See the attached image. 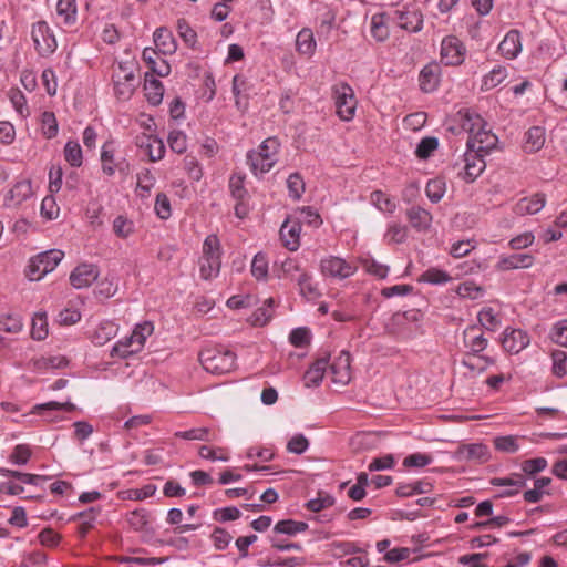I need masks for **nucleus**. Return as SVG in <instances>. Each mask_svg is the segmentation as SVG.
Returning a JSON list of instances; mask_svg holds the SVG:
<instances>
[{"instance_id":"nucleus-38","label":"nucleus","mask_w":567,"mask_h":567,"mask_svg":"<svg viewBox=\"0 0 567 567\" xmlns=\"http://www.w3.org/2000/svg\"><path fill=\"white\" fill-rule=\"evenodd\" d=\"M220 259L219 256H209L202 257L200 265V277L205 280H208L218 275L220 270Z\"/></svg>"},{"instance_id":"nucleus-52","label":"nucleus","mask_w":567,"mask_h":567,"mask_svg":"<svg viewBox=\"0 0 567 567\" xmlns=\"http://www.w3.org/2000/svg\"><path fill=\"white\" fill-rule=\"evenodd\" d=\"M244 181L245 176L240 174H233L229 178V190L236 200H243L247 195Z\"/></svg>"},{"instance_id":"nucleus-51","label":"nucleus","mask_w":567,"mask_h":567,"mask_svg":"<svg viewBox=\"0 0 567 567\" xmlns=\"http://www.w3.org/2000/svg\"><path fill=\"white\" fill-rule=\"evenodd\" d=\"M177 32L183 41L190 48L197 42V33L190 28L185 19L177 20Z\"/></svg>"},{"instance_id":"nucleus-22","label":"nucleus","mask_w":567,"mask_h":567,"mask_svg":"<svg viewBox=\"0 0 567 567\" xmlns=\"http://www.w3.org/2000/svg\"><path fill=\"white\" fill-rule=\"evenodd\" d=\"M534 257L529 254L519 252L508 257H503L497 264L499 270H511L519 268H528L533 265Z\"/></svg>"},{"instance_id":"nucleus-48","label":"nucleus","mask_w":567,"mask_h":567,"mask_svg":"<svg viewBox=\"0 0 567 567\" xmlns=\"http://www.w3.org/2000/svg\"><path fill=\"white\" fill-rule=\"evenodd\" d=\"M452 278L451 276L441 269L437 268H430L426 271H424L420 278L421 281H425L433 285H441L450 281Z\"/></svg>"},{"instance_id":"nucleus-34","label":"nucleus","mask_w":567,"mask_h":567,"mask_svg":"<svg viewBox=\"0 0 567 567\" xmlns=\"http://www.w3.org/2000/svg\"><path fill=\"white\" fill-rule=\"evenodd\" d=\"M493 363L494 361L491 358L477 354H466L462 360V365L468 369L472 373H482Z\"/></svg>"},{"instance_id":"nucleus-29","label":"nucleus","mask_w":567,"mask_h":567,"mask_svg":"<svg viewBox=\"0 0 567 567\" xmlns=\"http://www.w3.org/2000/svg\"><path fill=\"white\" fill-rule=\"evenodd\" d=\"M476 327H470L464 332V341L466 347L470 349V352L467 354L476 355L487 347V339L484 338V336L481 334H473L476 331Z\"/></svg>"},{"instance_id":"nucleus-60","label":"nucleus","mask_w":567,"mask_h":567,"mask_svg":"<svg viewBox=\"0 0 567 567\" xmlns=\"http://www.w3.org/2000/svg\"><path fill=\"white\" fill-rule=\"evenodd\" d=\"M146 145L150 159L156 162L163 158L165 154V145L161 138L150 136Z\"/></svg>"},{"instance_id":"nucleus-58","label":"nucleus","mask_w":567,"mask_h":567,"mask_svg":"<svg viewBox=\"0 0 567 567\" xmlns=\"http://www.w3.org/2000/svg\"><path fill=\"white\" fill-rule=\"evenodd\" d=\"M198 455L202 458L212 460V461H223L227 462L229 460L227 455V451L223 447L213 449L207 445H202L198 450Z\"/></svg>"},{"instance_id":"nucleus-49","label":"nucleus","mask_w":567,"mask_h":567,"mask_svg":"<svg viewBox=\"0 0 567 567\" xmlns=\"http://www.w3.org/2000/svg\"><path fill=\"white\" fill-rule=\"evenodd\" d=\"M289 195L293 199H300L305 192V182L300 174L293 173L287 179Z\"/></svg>"},{"instance_id":"nucleus-16","label":"nucleus","mask_w":567,"mask_h":567,"mask_svg":"<svg viewBox=\"0 0 567 567\" xmlns=\"http://www.w3.org/2000/svg\"><path fill=\"white\" fill-rule=\"evenodd\" d=\"M546 204V196L543 193H536L532 197H524L517 202L514 212L517 215H533L540 212Z\"/></svg>"},{"instance_id":"nucleus-42","label":"nucleus","mask_w":567,"mask_h":567,"mask_svg":"<svg viewBox=\"0 0 567 567\" xmlns=\"http://www.w3.org/2000/svg\"><path fill=\"white\" fill-rule=\"evenodd\" d=\"M127 522L135 530H147L150 525V513L145 509H136L128 514Z\"/></svg>"},{"instance_id":"nucleus-41","label":"nucleus","mask_w":567,"mask_h":567,"mask_svg":"<svg viewBox=\"0 0 567 567\" xmlns=\"http://www.w3.org/2000/svg\"><path fill=\"white\" fill-rule=\"evenodd\" d=\"M507 76L506 69L503 66L494 68L487 75L484 76L482 90L488 91L501 84Z\"/></svg>"},{"instance_id":"nucleus-4","label":"nucleus","mask_w":567,"mask_h":567,"mask_svg":"<svg viewBox=\"0 0 567 567\" xmlns=\"http://www.w3.org/2000/svg\"><path fill=\"white\" fill-rule=\"evenodd\" d=\"M332 96L340 120L351 121L357 109V99L352 87L344 82L338 83L332 86Z\"/></svg>"},{"instance_id":"nucleus-12","label":"nucleus","mask_w":567,"mask_h":567,"mask_svg":"<svg viewBox=\"0 0 567 567\" xmlns=\"http://www.w3.org/2000/svg\"><path fill=\"white\" fill-rule=\"evenodd\" d=\"M321 272L324 276L344 279L354 274L355 267L339 257H329L321 260Z\"/></svg>"},{"instance_id":"nucleus-24","label":"nucleus","mask_w":567,"mask_h":567,"mask_svg":"<svg viewBox=\"0 0 567 567\" xmlns=\"http://www.w3.org/2000/svg\"><path fill=\"white\" fill-rule=\"evenodd\" d=\"M144 91L146 100L152 105H158L162 102L164 95V86L159 80L154 78L153 74H145Z\"/></svg>"},{"instance_id":"nucleus-64","label":"nucleus","mask_w":567,"mask_h":567,"mask_svg":"<svg viewBox=\"0 0 567 567\" xmlns=\"http://www.w3.org/2000/svg\"><path fill=\"white\" fill-rule=\"evenodd\" d=\"M456 293L462 298L477 299L483 293V289L473 281H465L458 285Z\"/></svg>"},{"instance_id":"nucleus-62","label":"nucleus","mask_w":567,"mask_h":567,"mask_svg":"<svg viewBox=\"0 0 567 567\" xmlns=\"http://www.w3.org/2000/svg\"><path fill=\"white\" fill-rule=\"evenodd\" d=\"M8 95L16 111L21 116H27L29 111L27 107V99L24 94L18 89H11Z\"/></svg>"},{"instance_id":"nucleus-17","label":"nucleus","mask_w":567,"mask_h":567,"mask_svg":"<svg viewBox=\"0 0 567 567\" xmlns=\"http://www.w3.org/2000/svg\"><path fill=\"white\" fill-rule=\"evenodd\" d=\"M351 357L347 351H342L340 355L331 363L330 370L333 374V382L346 384L350 380Z\"/></svg>"},{"instance_id":"nucleus-1","label":"nucleus","mask_w":567,"mask_h":567,"mask_svg":"<svg viewBox=\"0 0 567 567\" xmlns=\"http://www.w3.org/2000/svg\"><path fill=\"white\" fill-rule=\"evenodd\" d=\"M199 361L207 372L224 374L234 369L236 354L224 348L212 347L199 352Z\"/></svg>"},{"instance_id":"nucleus-9","label":"nucleus","mask_w":567,"mask_h":567,"mask_svg":"<svg viewBox=\"0 0 567 567\" xmlns=\"http://www.w3.org/2000/svg\"><path fill=\"white\" fill-rule=\"evenodd\" d=\"M492 486H505L507 489H504L496 494L494 498H508L516 496L519 492L526 487L527 481L526 477L520 473H512L506 477H493L489 481Z\"/></svg>"},{"instance_id":"nucleus-28","label":"nucleus","mask_w":567,"mask_h":567,"mask_svg":"<svg viewBox=\"0 0 567 567\" xmlns=\"http://www.w3.org/2000/svg\"><path fill=\"white\" fill-rule=\"evenodd\" d=\"M461 127L463 131L468 133V136H473L480 127L486 126V123L481 115L473 113L468 110L458 112Z\"/></svg>"},{"instance_id":"nucleus-40","label":"nucleus","mask_w":567,"mask_h":567,"mask_svg":"<svg viewBox=\"0 0 567 567\" xmlns=\"http://www.w3.org/2000/svg\"><path fill=\"white\" fill-rule=\"evenodd\" d=\"M547 460L545 457H535L526 460L522 463V473L526 478L535 477L536 474L540 473L547 467Z\"/></svg>"},{"instance_id":"nucleus-50","label":"nucleus","mask_w":567,"mask_h":567,"mask_svg":"<svg viewBox=\"0 0 567 567\" xmlns=\"http://www.w3.org/2000/svg\"><path fill=\"white\" fill-rule=\"evenodd\" d=\"M42 133L47 138H53L58 134V122L53 112L45 111L41 117Z\"/></svg>"},{"instance_id":"nucleus-32","label":"nucleus","mask_w":567,"mask_h":567,"mask_svg":"<svg viewBox=\"0 0 567 567\" xmlns=\"http://www.w3.org/2000/svg\"><path fill=\"white\" fill-rule=\"evenodd\" d=\"M176 437L189 441L213 442L217 439L215 432L209 427H195L187 431H178L175 433Z\"/></svg>"},{"instance_id":"nucleus-63","label":"nucleus","mask_w":567,"mask_h":567,"mask_svg":"<svg viewBox=\"0 0 567 567\" xmlns=\"http://www.w3.org/2000/svg\"><path fill=\"white\" fill-rule=\"evenodd\" d=\"M494 445L496 450L505 453H515L519 449L517 439L512 435L495 437Z\"/></svg>"},{"instance_id":"nucleus-43","label":"nucleus","mask_w":567,"mask_h":567,"mask_svg":"<svg viewBox=\"0 0 567 567\" xmlns=\"http://www.w3.org/2000/svg\"><path fill=\"white\" fill-rule=\"evenodd\" d=\"M48 336V321L45 313H35L32 319L31 337L34 340H44Z\"/></svg>"},{"instance_id":"nucleus-53","label":"nucleus","mask_w":567,"mask_h":567,"mask_svg":"<svg viewBox=\"0 0 567 567\" xmlns=\"http://www.w3.org/2000/svg\"><path fill=\"white\" fill-rule=\"evenodd\" d=\"M371 202L378 209L386 213H393L396 207L395 203L381 190L372 192Z\"/></svg>"},{"instance_id":"nucleus-23","label":"nucleus","mask_w":567,"mask_h":567,"mask_svg":"<svg viewBox=\"0 0 567 567\" xmlns=\"http://www.w3.org/2000/svg\"><path fill=\"white\" fill-rule=\"evenodd\" d=\"M154 43L163 54H173L177 49V43L173 33L165 27H161L155 30Z\"/></svg>"},{"instance_id":"nucleus-10","label":"nucleus","mask_w":567,"mask_h":567,"mask_svg":"<svg viewBox=\"0 0 567 567\" xmlns=\"http://www.w3.org/2000/svg\"><path fill=\"white\" fill-rule=\"evenodd\" d=\"M465 47L456 37H446L441 44V60L446 65H460L464 61Z\"/></svg>"},{"instance_id":"nucleus-15","label":"nucleus","mask_w":567,"mask_h":567,"mask_svg":"<svg viewBox=\"0 0 567 567\" xmlns=\"http://www.w3.org/2000/svg\"><path fill=\"white\" fill-rule=\"evenodd\" d=\"M441 68L437 63L426 64L420 72V89L424 93H431L437 89Z\"/></svg>"},{"instance_id":"nucleus-56","label":"nucleus","mask_w":567,"mask_h":567,"mask_svg":"<svg viewBox=\"0 0 567 567\" xmlns=\"http://www.w3.org/2000/svg\"><path fill=\"white\" fill-rule=\"evenodd\" d=\"M167 142L171 150L177 154H183L187 150V138L182 131H172Z\"/></svg>"},{"instance_id":"nucleus-25","label":"nucleus","mask_w":567,"mask_h":567,"mask_svg":"<svg viewBox=\"0 0 567 567\" xmlns=\"http://www.w3.org/2000/svg\"><path fill=\"white\" fill-rule=\"evenodd\" d=\"M328 367V358L318 359L305 373L303 380L306 386H318L324 375Z\"/></svg>"},{"instance_id":"nucleus-47","label":"nucleus","mask_w":567,"mask_h":567,"mask_svg":"<svg viewBox=\"0 0 567 567\" xmlns=\"http://www.w3.org/2000/svg\"><path fill=\"white\" fill-rule=\"evenodd\" d=\"M113 231L120 238H127L134 233V223L125 216L120 215L113 221Z\"/></svg>"},{"instance_id":"nucleus-6","label":"nucleus","mask_w":567,"mask_h":567,"mask_svg":"<svg viewBox=\"0 0 567 567\" xmlns=\"http://www.w3.org/2000/svg\"><path fill=\"white\" fill-rule=\"evenodd\" d=\"M388 14L390 21L405 31L419 32L423 27V16L415 8L403 7Z\"/></svg>"},{"instance_id":"nucleus-21","label":"nucleus","mask_w":567,"mask_h":567,"mask_svg":"<svg viewBox=\"0 0 567 567\" xmlns=\"http://www.w3.org/2000/svg\"><path fill=\"white\" fill-rule=\"evenodd\" d=\"M406 217L411 226L419 231L427 230L432 223V215L420 206L409 208Z\"/></svg>"},{"instance_id":"nucleus-3","label":"nucleus","mask_w":567,"mask_h":567,"mask_svg":"<svg viewBox=\"0 0 567 567\" xmlns=\"http://www.w3.org/2000/svg\"><path fill=\"white\" fill-rule=\"evenodd\" d=\"M64 252L60 249H50L40 252L30 260L28 266L27 276L32 281L42 279L44 275L51 272L63 259Z\"/></svg>"},{"instance_id":"nucleus-5","label":"nucleus","mask_w":567,"mask_h":567,"mask_svg":"<svg viewBox=\"0 0 567 567\" xmlns=\"http://www.w3.org/2000/svg\"><path fill=\"white\" fill-rule=\"evenodd\" d=\"M34 48L42 56H48L56 50V40L45 21L32 25L31 31Z\"/></svg>"},{"instance_id":"nucleus-30","label":"nucleus","mask_w":567,"mask_h":567,"mask_svg":"<svg viewBox=\"0 0 567 567\" xmlns=\"http://www.w3.org/2000/svg\"><path fill=\"white\" fill-rule=\"evenodd\" d=\"M388 20V13H377L371 18V35L379 42L385 41L390 35L389 28L386 25Z\"/></svg>"},{"instance_id":"nucleus-18","label":"nucleus","mask_w":567,"mask_h":567,"mask_svg":"<svg viewBox=\"0 0 567 567\" xmlns=\"http://www.w3.org/2000/svg\"><path fill=\"white\" fill-rule=\"evenodd\" d=\"M301 226L299 221L286 220L280 228V238L284 246L290 251H296L299 248V236Z\"/></svg>"},{"instance_id":"nucleus-39","label":"nucleus","mask_w":567,"mask_h":567,"mask_svg":"<svg viewBox=\"0 0 567 567\" xmlns=\"http://www.w3.org/2000/svg\"><path fill=\"white\" fill-rule=\"evenodd\" d=\"M64 158L72 167H80L82 165V148L76 141H69L65 144Z\"/></svg>"},{"instance_id":"nucleus-33","label":"nucleus","mask_w":567,"mask_h":567,"mask_svg":"<svg viewBox=\"0 0 567 567\" xmlns=\"http://www.w3.org/2000/svg\"><path fill=\"white\" fill-rule=\"evenodd\" d=\"M274 305L275 300L272 298L266 299L264 306L255 310V312L250 316L249 322L256 327L266 326L272 318Z\"/></svg>"},{"instance_id":"nucleus-44","label":"nucleus","mask_w":567,"mask_h":567,"mask_svg":"<svg viewBox=\"0 0 567 567\" xmlns=\"http://www.w3.org/2000/svg\"><path fill=\"white\" fill-rule=\"evenodd\" d=\"M425 193L432 203H439L445 194V183L441 178H434L427 182Z\"/></svg>"},{"instance_id":"nucleus-61","label":"nucleus","mask_w":567,"mask_h":567,"mask_svg":"<svg viewBox=\"0 0 567 567\" xmlns=\"http://www.w3.org/2000/svg\"><path fill=\"white\" fill-rule=\"evenodd\" d=\"M334 504V497L329 494L318 493V496L308 501L306 507L311 512H320Z\"/></svg>"},{"instance_id":"nucleus-45","label":"nucleus","mask_w":567,"mask_h":567,"mask_svg":"<svg viewBox=\"0 0 567 567\" xmlns=\"http://www.w3.org/2000/svg\"><path fill=\"white\" fill-rule=\"evenodd\" d=\"M251 274L257 280L266 279L268 276V260L262 252L255 255L251 262Z\"/></svg>"},{"instance_id":"nucleus-13","label":"nucleus","mask_w":567,"mask_h":567,"mask_svg":"<svg viewBox=\"0 0 567 567\" xmlns=\"http://www.w3.org/2000/svg\"><path fill=\"white\" fill-rule=\"evenodd\" d=\"M529 344V337L522 329H506L503 333L502 346L511 353H518Z\"/></svg>"},{"instance_id":"nucleus-7","label":"nucleus","mask_w":567,"mask_h":567,"mask_svg":"<svg viewBox=\"0 0 567 567\" xmlns=\"http://www.w3.org/2000/svg\"><path fill=\"white\" fill-rule=\"evenodd\" d=\"M498 138L486 126L480 127L473 136L467 138V150L480 156H486L496 147Z\"/></svg>"},{"instance_id":"nucleus-19","label":"nucleus","mask_w":567,"mask_h":567,"mask_svg":"<svg viewBox=\"0 0 567 567\" xmlns=\"http://www.w3.org/2000/svg\"><path fill=\"white\" fill-rule=\"evenodd\" d=\"M484 156L476 155L475 153L467 151L465 153V167L463 178L466 182H473L477 178L485 169Z\"/></svg>"},{"instance_id":"nucleus-14","label":"nucleus","mask_w":567,"mask_h":567,"mask_svg":"<svg viewBox=\"0 0 567 567\" xmlns=\"http://www.w3.org/2000/svg\"><path fill=\"white\" fill-rule=\"evenodd\" d=\"M32 194L33 190L30 179L18 181L6 195L4 204L8 207L18 206L30 198Z\"/></svg>"},{"instance_id":"nucleus-36","label":"nucleus","mask_w":567,"mask_h":567,"mask_svg":"<svg viewBox=\"0 0 567 567\" xmlns=\"http://www.w3.org/2000/svg\"><path fill=\"white\" fill-rule=\"evenodd\" d=\"M56 14L64 24H72L76 19L75 0H59L56 3Z\"/></svg>"},{"instance_id":"nucleus-27","label":"nucleus","mask_w":567,"mask_h":567,"mask_svg":"<svg viewBox=\"0 0 567 567\" xmlns=\"http://www.w3.org/2000/svg\"><path fill=\"white\" fill-rule=\"evenodd\" d=\"M545 143V130L540 126L530 127L525 134L524 150L527 153L538 152Z\"/></svg>"},{"instance_id":"nucleus-54","label":"nucleus","mask_w":567,"mask_h":567,"mask_svg":"<svg viewBox=\"0 0 567 567\" xmlns=\"http://www.w3.org/2000/svg\"><path fill=\"white\" fill-rule=\"evenodd\" d=\"M154 326L152 322L145 321L142 324H137L132 332V339L136 340V349L140 351L144 346V342L148 336L153 333Z\"/></svg>"},{"instance_id":"nucleus-20","label":"nucleus","mask_w":567,"mask_h":567,"mask_svg":"<svg viewBox=\"0 0 567 567\" xmlns=\"http://www.w3.org/2000/svg\"><path fill=\"white\" fill-rule=\"evenodd\" d=\"M498 50L507 59H514L522 50L520 33L517 30L507 32L503 41L498 45Z\"/></svg>"},{"instance_id":"nucleus-37","label":"nucleus","mask_w":567,"mask_h":567,"mask_svg":"<svg viewBox=\"0 0 567 567\" xmlns=\"http://www.w3.org/2000/svg\"><path fill=\"white\" fill-rule=\"evenodd\" d=\"M308 524L305 522H298L293 519H282L279 520L275 527L274 532L278 534H286L289 536H293L296 534L302 533L307 530Z\"/></svg>"},{"instance_id":"nucleus-35","label":"nucleus","mask_w":567,"mask_h":567,"mask_svg":"<svg viewBox=\"0 0 567 567\" xmlns=\"http://www.w3.org/2000/svg\"><path fill=\"white\" fill-rule=\"evenodd\" d=\"M116 326L113 322H102L92 334V342L95 346H103L116 334Z\"/></svg>"},{"instance_id":"nucleus-57","label":"nucleus","mask_w":567,"mask_h":567,"mask_svg":"<svg viewBox=\"0 0 567 567\" xmlns=\"http://www.w3.org/2000/svg\"><path fill=\"white\" fill-rule=\"evenodd\" d=\"M439 141L436 137H424L417 144L415 154L419 158L425 159L437 148Z\"/></svg>"},{"instance_id":"nucleus-2","label":"nucleus","mask_w":567,"mask_h":567,"mask_svg":"<svg viewBox=\"0 0 567 567\" xmlns=\"http://www.w3.org/2000/svg\"><path fill=\"white\" fill-rule=\"evenodd\" d=\"M280 143L277 137H269L259 146V151H251L247 154V161L251 171L257 174L269 172L277 162V153Z\"/></svg>"},{"instance_id":"nucleus-31","label":"nucleus","mask_w":567,"mask_h":567,"mask_svg":"<svg viewBox=\"0 0 567 567\" xmlns=\"http://www.w3.org/2000/svg\"><path fill=\"white\" fill-rule=\"evenodd\" d=\"M297 51L306 56H311L316 51V41L310 29H302L296 38Z\"/></svg>"},{"instance_id":"nucleus-59","label":"nucleus","mask_w":567,"mask_h":567,"mask_svg":"<svg viewBox=\"0 0 567 567\" xmlns=\"http://www.w3.org/2000/svg\"><path fill=\"white\" fill-rule=\"evenodd\" d=\"M478 321L486 330L494 331L499 326L501 321L494 313L492 308H484L478 312Z\"/></svg>"},{"instance_id":"nucleus-11","label":"nucleus","mask_w":567,"mask_h":567,"mask_svg":"<svg viewBox=\"0 0 567 567\" xmlns=\"http://www.w3.org/2000/svg\"><path fill=\"white\" fill-rule=\"evenodd\" d=\"M99 267L94 264H81L70 275V282L75 289L90 287L99 278Z\"/></svg>"},{"instance_id":"nucleus-8","label":"nucleus","mask_w":567,"mask_h":567,"mask_svg":"<svg viewBox=\"0 0 567 567\" xmlns=\"http://www.w3.org/2000/svg\"><path fill=\"white\" fill-rule=\"evenodd\" d=\"M454 460L458 462L486 463L491 458L487 445L483 443L462 444L454 452Z\"/></svg>"},{"instance_id":"nucleus-55","label":"nucleus","mask_w":567,"mask_h":567,"mask_svg":"<svg viewBox=\"0 0 567 567\" xmlns=\"http://www.w3.org/2000/svg\"><path fill=\"white\" fill-rule=\"evenodd\" d=\"M553 373L557 378H563L567 373V353L561 350H555L551 353Z\"/></svg>"},{"instance_id":"nucleus-26","label":"nucleus","mask_w":567,"mask_h":567,"mask_svg":"<svg viewBox=\"0 0 567 567\" xmlns=\"http://www.w3.org/2000/svg\"><path fill=\"white\" fill-rule=\"evenodd\" d=\"M143 60L150 65L152 74L158 76H167L171 72V66L165 60L157 63V52L151 48H145L142 53Z\"/></svg>"},{"instance_id":"nucleus-46","label":"nucleus","mask_w":567,"mask_h":567,"mask_svg":"<svg viewBox=\"0 0 567 567\" xmlns=\"http://www.w3.org/2000/svg\"><path fill=\"white\" fill-rule=\"evenodd\" d=\"M297 284L300 289V293L307 298H317L320 296L318 288L312 285L311 277L307 272H301L297 279Z\"/></svg>"}]
</instances>
